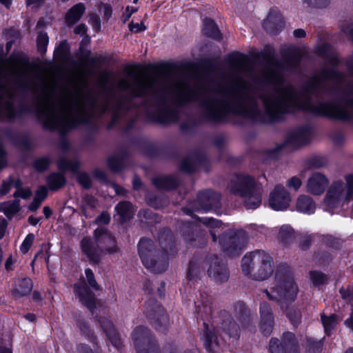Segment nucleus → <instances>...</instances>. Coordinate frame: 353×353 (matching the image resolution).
Returning <instances> with one entry per match:
<instances>
[{"mask_svg": "<svg viewBox=\"0 0 353 353\" xmlns=\"http://www.w3.org/2000/svg\"><path fill=\"white\" fill-rule=\"evenodd\" d=\"M125 72L133 78L132 82L123 78L118 87L128 93L113 99L105 94L100 102L99 96L91 92L85 93L82 97L70 92L59 101L58 106L50 102L39 108V120L46 130H58L63 137L70 130L80 124H88L94 117L110 110L112 121L108 128L123 121L122 130L128 133L139 113H145L156 123L169 125L179 120L181 108L195 103L199 118H189L180 125L183 132L192 133L197 125L204 122H222L229 114L254 118L259 113L253 89L241 77H238L234 84L213 82L210 85L194 87L180 81L172 92L165 85L159 84L156 77H139L129 65Z\"/></svg>", "mask_w": 353, "mask_h": 353, "instance_id": "f257e3e1", "label": "nucleus"}, {"mask_svg": "<svg viewBox=\"0 0 353 353\" xmlns=\"http://www.w3.org/2000/svg\"><path fill=\"white\" fill-rule=\"evenodd\" d=\"M284 61L276 59L274 53L265 52L264 59L267 65L260 74L253 77V81L264 88L259 92L251 83L254 91V102L259 113L254 118L248 119L261 120L262 112L258 104L260 99L265 113L270 121H279L283 115L294 109L301 108L313 114L349 121L353 119V79L345 86L343 73L333 68H322L319 74L305 81L301 88V97L291 84L284 85L283 72H298L302 59L301 53L296 49H290L283 54ZM350 75L353 77V56L346 62Z\"/></svg>", "mask_w": 353, "mask_h": 353, "instance_id": "f03ea898", "label": "nucleus"}, {"mask_svg": "<svg viewBox=\"0 0 353 353\" xmlns=\"http://www.w3.org/2000/svg\"><path fill=\"white\" fill-rule=\"evenodd\" d=\"M275 290L281 299V307L292 324L296 327L301 322V314L299 309L288 307L286 301H293L297 293V287L292 276L290 268L285 263L279 265L275 273Z\"/></svg>", "mask_w": 353, "mask_h": 353, "instance_id": "7ed1b4c3", "label": "nucleus"}, {"mask_svg": "<svg viewBox=\"0 0 353 353\" xmlns=\"http://www.w3.org/2000/svg\"><path fill=\"white\" fill-rule=\"evenodd\" d=\"M221 197L219 192L212 190H205L198 193L196 200L190 201L187 206L181 208V210L185 214L207 226L219 227L222 224L221 221L213 218H199L194 214V212L214 211L216 214H219L221 208Z\"/></svg>", "mask_w": 353, "mask_h": 353, "instance_id": "20e7f679", "label": "nucleus"}, {"mask_svg": "<svg viewBox=\"0 0 353 353\" xmlns=\"http://www.w3.org/2000/svg\"><path fill=\"white\" fill-rule=\"evenodd\" d=\"M228 188L230 193L242 198L247 209H256L261 203L262 188L249 175L236 174Z\"/></svg>", "mask_w": 353, "mask_h": 353, "instance_id": "39448f33", "label": "nucleus"}, {"mask_svg": "<svg viewBox=\"0 0 353 353\" xmlns=\"http://www.w3.org/2000/svg\"><path fill=\"white\" fill-rule=\"evenodd\" d=\"M243 272L257 281H264L273 273V259L265 251L256 250L246 254L241 260Z\"/></svg>", "mask_w": 353, "mask_h": 353, "instance_id": "423d86ee", "label": "nucleus"}, {"mask_svg": "<svg viewBox=\"0 0 353 353\" xmlns=\"http://www.w3.org/2000/svg\"><path fill=\"white\" fill-rule=\"evenodd\" d=\"M139 255L143 265L154 273H162L168 267V257L166 254L157 249L153 241L142 237L137 245Z\"/></svg>", "mask_w": 353, "mask_h": 353, "instance_id": "0eeeda50", "label": "nucleus"}, {"mask_svg": "<svg viewBox=\"0 0 353 353\" xmlns=\"http://www.w3.org/2000/svg\"><path fill=\"white\" fill-rule=\"evenodd\" d=\"M346 183L341 181L333 182L330 186L323 199L325 210L332 213L344 199L350 201L353 199V175L345 177Z\"/></svg>", "mask_w": 353, "mask_h": 353, "instance_id": "6e6552de", "label": "nucleus"}, {"mask_svg": "<svg viewBox=\"0 0 353 353\" xmlns=\"http://www.w3.org/2000/svg\"><path fill=\"white\" fill-rule=\"evenodd\" d=\"M14 98L13 91L6 85L0 83V121H12L21 117L25 112H30V107L26 105H21L19 110H16Z\"/></svg>", "mask_w": 353, "mask_h": 353, "instance_id": "1a4fd4ad", "label": "nucleus"}, {"mask_svg": "<svg viewBox=\"0 0 353 353\" xmlns=\"http://www.w3.org/2000/svg\"><path fill=\"white\" fill-rule=\"evenodd\" d=\"M247 236L244 230H228L219 236L223 252L229 256H239L245 246Z\"/></svg>", "mask_w": 353, "mask_h": 353, "instance_id": "9d476101", "label": "nucleus"}, {"mask_svg": "<svg viewBox=\"0 0 353 353\" xmlns=\"http://www.w3.org/2000/svg\"><path fill=\"white\" fill-rule=\"evenodd\" d=\"M206 272L209 278L218 284L228 282L230 271L226 261L215 254H208L205 256Z\"/></svg>", "mask_w": 353, "mask_h": 353, "instance_id": "9b49d317", "label": "nucleus"}, {"mask_svg": "<svg viewBox=\"0 0 353 353\" xmlns=\"http://www.w3.org/2000/svg\"><path fill=\"white\" fill-rule=\"evenodd\" d=\"M269 348L271 353H299L298 341L295 334L290 332H284L281 341L272 338Z\"/></svg>", "mask_w": 353, "mask_h": 353, "instance_id": "f8f14e48", "label": "nucleus"}, {"mask_svg": "<svg viewBox=\"0 0 353 353\" xmlns=\"http://www.w3.org/2000/svg\"><path fill=\"white\" fill-rule=\"evenodd\" d=\"M201 340L208 353H220L224 345V340L220 335L219 330L213 326H209L206 323H203Z\"/></svg>", "mask_w": 353, "mask_h": 353, "instance_id": "ddd939ff", "label": "nucleus"}, {"mask_svg": "<svg viewBox=\"0 0 353 353\" xmlns=\"http://www.w3.org/2000/svg\"><path fill=\"white\" fill-rule=\"evenodd\" d=\"M93 237L99 243L103 252L107 254H112L119 251L115 238L109 230L104 227H99L94 231Z\"/></svg>", "mask_w": 353, "mask_h": 353, "instance_id": "4468645a", "label": "nucleus"}, {"mask_svg": "<svg viewBox=\"0 0 353 353\" xmlns=\"http://www.w3.org/2000/svg\"><path fill=\"white\" fill-rule=\"evenodd\" d=\"M82 252L92 264L98 265L105 255L96 240L88 236L83 237L80 242Z\"/></svg>", "mask_w": 353, "mask_h": 353, "instance_id": "2eb2a0df", "label": "nucleus"}, {"mask_svg": "<svg viewBox=\"0 0 353 353\" xmlns=\"http://www.w3.org/2000/svg\"><path fill=\"white\" fill-rule=\"evenodd\" d=\"M74 292L79 301L93 314L96 308L95 294L89 288L84 279L73 285Z\"/></svg>", "mask_w": 353, "mask_h": 353, "instance_id": "dca6fc26", "label": "nucleus"}, {"mask_svg": "<svg viewBox=\"0 0 353 353\" xmlns=\"http://www.w3.org/2000/svg\"><path fill=\"white\" fill-rule=\"evenodd\" d=\"M290 201V193L281 185H276L270 194L269 205L274 210H286Z\"/></svg>", "mask_w": 353, "mask_h": 353, "instance_id": "f3484780", "label": "nucleus"}, {"mask_svg": "<svg viewBox=\"0 0 353 353\" xmlns=\"http://www.w3.org/2000/svg\"><path fill=\"white\" fill-rule=\"evenodd\" d=\"M311 128L309 125L297 128L290 132L287 137L285 144L296 149L309 143L310 140Z\"/></svg>", "mask_w": 353, "mask_h": 353, "instance_id": "a211bd4d", "label": "nucleus"}, {"mask_svg": "<svg viewBox=\"0 0 353 353\" xmlns=\"http://www.w3.org/2000/svg\"><path fill=\"white\" fill-rule=\"evenodd\" d=\"M260 329L263 335L269 336L272 332L274 320L272 309L266 301L260 303Z\"/></svg>", "mask_w": 353, "mask_h": 353, "instance_id": "6ab92c4d", "label": "nucleus"}, {"mask_svg": "<svg viewBox=\"0 0 353 353\" xmlns=\"http://www.w3.org/2000/svg\"><path fill=\"white\" fill-rule=\"evenodd\" d=\"M232 314L243 328H248L252 323L253 316L251 310L242 301H238L233 304Z\"/></svg>", "mask_w": 353, "mask_h": 353, "instance_id": "aec40b11", "label": "nucleus"}, {"mask_svg": "<svg viewBox=\"0 0 353 353\" xmlns=\"http://www.w3.org/2000/svg\"><path fill=\"white\" fill-rule=\"evenodd\" d=\"M132 338L136 350L145 345L154 344L157 342L151 330L142 325L137 326L134 329Z\"/></svg>", "mask_w": 353, "mask_h": 353, "instance_id": "412c9836", "label": "nucleus"}, {"mask_svg": "<svg viewBox=\"0 0 353 353\" xmlns=\"http://www.w3.org/2000/svg\"><path fill=\"white\" fill-rule=\"evenodd\" d=\"M205 257L201 254H194L190 260L187 270V279L190 281L200 280L205 272L203 264Z\"/></svg>", "mask_w": 353, "mask_h": 353, "instance_id": "4be33fe9", "label": "nucleus"}, {"mask_svg": "<svg viewBox=\"0 0 353 353\" xmlns=\"http://www.w3.org/2000/svg\"><path fill=\"white\" fill-rule=\"evenodd\" d=\"M264 29L274 34L279 32L284 26V20L279 11L270 10L267 18L263 22Z\"/></svg>", "mask_w": 353, "mask_h": 353, "instance_id": "5701e85b", "label": "nucleus"}, {"mask_svg": "<svg viewBox=\"0 0 353 353\" xmlns=\"http://www.w3.org/2000/svg\"><path fill=\"white\" fill-rule=\"evenodd\" d=\"M158 241L161 248V250L166 254L167 257L176 252L175 239L170 229L166 228L161 229L158 234Z\"/></svg>", "mask_w": 353, "mask_h": 353, "instance_id": "b1692460", "label": "nucleus"}, {"mask_svg": "<svg viewBox=\"0 0 353 353\" xmlns=\"http://www.w3.org/2000/svg\"><path fill=\"white\" fill-rule=\"evenodd\" d=\"M328 185V180L319 172L314 173L307 181V192L314 195L321 194Z\"/></svg>", "mask_w": 353, "mask_h": 353, "instance_id": "393cba45", "label": "nucleus"}, {"mask_svg": "<svg viewBox=\"0 0 353 353\" xmlns=\"http://www.w3.org/2000/svg\"><path fill=\"white\" fill-rule=\"evenodd\" d=\"M221 328L230 337L236 339L240 336L239 325L233 320L229 313L223 310L221 312Z\"/></svg>", "mask_w": 353, "mask_h": 353, "instance_id": "a878e982", "label": "nucleus"}, {"mask_svg": "<svg viewBox=\"0 0 353 353\" xmlns=\"http://www.w3.org/2000/svg\"><path fill=\"white\" fill-rule=\"evenodd\" d=\"M207 161V157L203 153L195 154L192 157H188L184 159L180 165L181 171L185 173L194 172L196 167L199 165H202Z\"/></svg>", "mask_w": 353, "mask_h": 353, "instance_id": "bb28decb", "label": "nucleus"}, {"mask_svg": "<svg viewBox=\"0 0 353 353\" xmlns=\"http://www.w3.org/2000/svg\"><path fill=\"white\" fill-rule=\"evenodd\" d=\"M152 183L159 190L169 191L179 185V180L176 175L172 174L154 177Z\"/></svg>", "mask_w": 353, "mask_h": 353, "instance_id": "cd10ccee", "label": "nucleus"}, {"mask_svg": "<svg viewBox=\"0 0 353 353\" xmlns=\"http://www.w3.org/2000/svg\"><path fill=\"white\" fill-rule=\"evenodd\" d=\"M128 151L126 148H121L118 154L112 155L108 159V165L112 172H119L125 166V161L128 158Z\"/></svg>", "mask_w": 353, "mask_h": 353, "instance_id": "c85d7f7f", "label": "nucleus"}, {"mask_svg": "<svg viewBox=\"0 0 353 353\" xmlns=\"http://www.w3.org/2000/svg\"><path fill=\"white\" fill-rule=\"evenodd\" d=\"M182 233L185 241L194 247L201 246V241H203V239L199 235V232L194 224L189 223L188 225L183 226Z\"/></svg>", "mask_w": 353, "mask_h": 353, "instance_id": "c756f323", "label": "nucleus"}, {"mask_svg": "<svg viewBox=\"0 0 353 353\" xmlns=\"http://www.w3.org/2000/svg\"><path fill=\"white\" fill-rule=\"evenodd\" d=\"M141 226H152L160 223V216L150 209H141L137 214Z\"/></svg>", "mask_w": 353, "mask_h": 353, "instance_id": "7c9ffc66", "label": "nucleus"}, {"mask_svg": "<svg viewBox=\"0 0 353 353\" xmlns=\"http://www.w3.org/2000/svg\"><path fill=\"white\" fill-rule=\"evenodd\" d=\"M115 210L119 216V222L123 223L132 219L134 215L133 207L130 202L123 201L119 202L115 207Z\"/></svg>", "mask_w": 353, "mask_h": 353, "instance_id": "2f4dec72", "label": "nucleus"}, {"mask_svg": "<svg viewBox=\"0 0 353 353\" xmlns=\"http://www.w3.org/2000/svg\"><path fill=\"white\" fill-rule=\"evenodd\" d=\"M164 311L163 306L154 298L148 299L145 303L144 314L149 321L154 319L155 316L162 314Z\"/></svg>", "mask_w": 353, "mask_h": 353, "instance_id": "473e14b6", "label": "nucleus"}, {"mask_svg": "<svg viewBox=\"0 0 353 353\" xmlns=\"http://www.w3.org/2000/svg\"><path fill=\"white\" fill-rule=\"evenodd\" d=\"M203 33L208 37L212 38L217 41H221L222 39V34L214 22L210 18H205L203 20Z\"/></svg>", "mask_w": 353, "mask_h": 353, "instance_id": "72a5a7b5", "label": "nucleus"}, {"mask_svg": "<svg viewBox=\"0 0 353 353\" xmlns=\"http://www.w3.org/2000/svg\"><path fill=\"white\" fill-rule=\"evenodd\" d=\"M296 209L300 212L312 214L314 212L316 205L310 196L301 195L297 199Z\"/></svg>", "mask_w": 353, "mask_h": 353, "instance_id": "f704fd0d", "label": "nucleus"}, {"mask_svg": "<svg viewBox=\"0 0 353 353\" xmlns=\"http://www.w3.org/2000/svg\"><path fill=\"white\" fill-rule=\"evenodd\" d=\"M32 281L30 278H23L19 281V284L12 290V296L15 298L26 296L32 289Z\"/></svg>", "mask_w": 353, "mask_h": 353, "instance_id": "c9c22d12", "label": "nucleus"}, {"mask_svg": "<svg viewBox=\"0 0 353 353\" xmlns=\"http://www.w3.org/2000/svg\"><path fill=\"white\" fill-rule=\"evenodd\" d=\"M85 9V6L82 3H79L72 7L66 13V23L70 25H74L76 23L84 13Z\"/></svg>", "mask_w": 353, "mask_h": 353, "instance_id": "e433bc0d", "label": "nucleus"}, {"mask_svg": "<svg viewBox=\"0 0 353 353\" xmlns=\"http://www.w3.org/2000/svg\"><path fill=\"white\" fill-rule=\"evenodd\" d=\"M152 326L158 332L165 333L170 325V320L165 311L155 316L154 319L150 321Z\"/></svg>", "mask_w": 353, "mask_h": 353, "instance_id": "4c0bfd02", "label": "nucleus"}, {"mask_svg": "<svg viewBox=\"0 0 353 353\" xmlns=\"http://www.w3.org/2000/svg\"><path fill=\"white\" fill-rule=\"evenodd\" d=\"M77 325L83 334L93 345H97L98 339L94 331L90 327L88 323L81 317L77 319Z\"/></svg>", "mask_w": 353, "mask_h": 353, "instance_id": "58836bf2", "label": "nucleus"}, {"mask_svg": "<svg viewBox=\"0 0 353 353\" xmlns=\"http://www.w3.org/2000/svg\"><path fill=\"white\" fill-rule=\"evenodd\" d=\"M46 181L50 190L57 191L65 185L66 179L63 174L54 172L47 177Z\"/></svg>", "mask_w": 353, "mask_h": 353, "instance_id": "ea45409f", "label": "nucleus"}, {"mask_svg": "<svg viewBox=\"0 0 353 353\" xmlns=\"http://www.w3.org/2000/svg\"><path fill=\"white\" fill-rule=\"evenodd\" d=\"M0 210L3 212L8 219H12V216L21 210L20 201L14 199L11 203H2L0 204Z\"/></svg>", "mask_w": 353, "mask_h": 353, "instance_id": "a19ab883", "label": "nucleus"}, {"mask_svg": "<svg viewBox=\"0 0 353 353\" xmlns=\"http://www.w3.org/2000/svg\"><path fill=\"white\" fill-rule=\"evenodd\" d=\"M47 196L48 190L43 185L40 186L36 191L35 196L32 202L28 206V210L31 212H36Z\"/></svg>", "mask_w": 353, "mask_h": 353, "instance_id": "79ce46f5", "label": "nucleus"}, {"mask_svg": "<svg viewBox=\"0 0 353 353\" xmlns=\"http://www.w3.org/2000/svg\"><path fill=\"white\" fill-rule=\"evenodd\" d=\"M320 238L321 243L331 249L340 250L343 247V241L333 235L322 234Z\"/></svg>", "mask_w": 353, "mask_h": 353, "instance_id": "37998d69", "label": "nucleus"}, {"mask_svg": "<svg viewBox=\"0 0 353 353\" xmlns=\"http://www.w3.org/2000/svg\"><path fill=\"white\" fill-rule=\"evenodd\" d=\"M146 199L147 203L155 209L162 208L169 203L168 198L164 195L149 194L147 196Z\"/></svg>", "mask_w": 353, "mask_h": 353, "instance_id": "c03bdc74", "label": "nucleus"}, {"mask_svg": "<svg viewBox=\"0 0 353 353\" xmlns=\"http://www.w3.org/2000/svg\"><path fill=\"white\" fill-rule=\"evenodd\" d=\"M331 46L328 43H323L321 46H319L316 50V53L325 59L330 64L332 65H337L339 61L337 58L330 54Z\"/></svg>", "mask_w": 353, "mask_h": 353, "instance_id": "a18cd8bd", "label": "nucleus"}, {"mask_svg": "<svg viewBox=\"0 0 353 353\" xmlns=\"http://www.w3.org/2000/svg\"><path fill=\"white\" fill-rule=\"evenodd\" d=\"M329 163L325 156L315 155L307 160V167L310 169H320L326 167Z\"/></svg>", "mask_w": 353, "mask_h": 353, "instance_id": "49530a36", "label": "nucleus"}, {"mask_svg": "<svg viewBox=\"0 0 353 353\" xmlns=\"http://www.w3.org/2000/svg\"><path fill=\"white\" fill-rule=\"evenodd\" d=\"M57 166L62 172H65L68 170L72 172H76L79 169V164L77 161H72L65 157H61L57 161Z\"/></svg>", "mask_w": 353, "mask_h": 353, "instance_id": "de8ad7c7", "label": "nucleus"}, {"mask_svg": "<svg viewBox=\"0 0 353 353\" xmlns=\"http://www.w3.org/2000/svg\"><path fill=\"white\" fill-rule=\"evenodd\" d=\"M294 237V230L288 225H283L280 228L279 233V239L285 245L288 244Z\"/></svg>", "mask_w": 353, "mask_h": 353, "instance_id": "09e8293b", "label": "nucleus"}, {"mask_svg": "<svg viewBox=\"0 0 353 353\" xmlns=\"http://www.w3.org/2000/svg\"><path fill=\"white\" fill-rule=\"evenodd\" d=\"M200 299H197V301H195V305L199 309L198 312H201V307L202 306L205 310V312H211V299L209 295L205 292H200Z\"/></svg>", "mask_w": 353, "mask_h": 353, "instance_id": "8fccbe9b", "label": "nucleus"}, {"mask_svg": "<svg viewBox=\"0 0 353 353\" xmlns=\"http://www.w3.org/2000/svg\"><path fill=\"white\" fill-rule=\"evenodd\" d=\"M203 70L210 76L214 74L215 71H221L219 65L212 63L210 59H205L202 63ZM221 78L223 79L225 75L223 72H219Z\"/></svg>", "mask_w": 353, "mask_h": 353, "instance_id": "3c124183", "label": "nucleus"}, {"mask_svg": "<svg viewBox=\"0 0 353 353\" xmlns=\"http://www.w3.org/2000/svg\"><path fill=\"white\" fill-rule=\"evenodd\" d=\"M296 239L299 247L303 250H307L310 248L312 241L313 237L310 234H299L295 237Z\"/></svg>", "mask_w": 353, "mask_h": 353, "instance_id": "603ef678", "label": "nucleus"}, {"mask_svg": "<svg viewBox=\"0 0 353 353\" xmlns=\"http://www.w3.org/2000/svg\"><path fill=\"white\" fill-rule=\"evenodd\" d=\"M95 318L106 335L116 330L112 322L108 319L101 316L98 317L97 316Z\"/></svg>", "mask_w": 353, "mask_h": 353, "instance_id": "864d4df0", "label": "nucleus"}, {"mask_svg": "<svg viewBox=\"0 0 353 353\" xmlns=\"http://www.w3.org/2000/svg\"><path fill=\"white\" fill-rule=\"evenodd\" d=\"M310 275L313 284L316 286L324 284L327 280V275L320 271H311Z\"/></svg>", "mask_w": 353, "mask_h": 353, "instance_id": "5fc2aeb1", "label": "nucleus"}, {"mask_svg": "<svg viewBox=\"0 0 353 353\" xmlns=\"http://www.w3.org/2000/svg\"><path fill=\"white\" fill-rule=\"evenodd\" d=\"M337 316L332 314L330 316L325 314L321 315V321L323 325L325 332L329 334L330 331L334 327L336 323Z\"/></svg>", "mask_w": 353, "mask_h": 353, "instance_id": "6e6d98bb", "label": "nucleus"}, {"mask_svg": "<svg viewBox=\"0 0 353 353\" xmlns=\"http://www.w3.org/2000/svg\"><path fill=\"white\" fill-rule=\"evenodd\" d=\"M37 48L41 53H45L48 43V36L46 32H39L37 38Z\"/></svg>", "mask_w": 353, "mask_h": 353, "instance_id": "4d7b16f0", "label": "nucleus"}, {"mask_svg": "<svg viewBox=\"0 0 353 353\" xmlns=\"http://www.w3.org/2000/svg\"><path fill=\"white\" fill-rule=\"evenodd\" d=\"M77 181L86 190H88L92 187L91 178L86 172H79L77 175Z\"/></svg>", "mask_w": 353, "mask_h": 353, "instance_id": "13d9d810", "label": "nucleus"}, {"mask_svg": "<svg viewBox=\"0 0 353 353\" xmlns=\"http://www.w3.org/2000/svg\"><path fill=\"white\" fill-rule=\"evenodd\" d=\"M50 164V159L47 157H42L36 159L33 163V166L38 172H42L46 170Z\"/></svg>", "mask_w": 353, "mask_h": 353, "instance_id": "bf43d9fd", "label": "nucleus"}, {"mask_svg": "<svg viewBox=\"0 0 353 353\" xmlns=\"http://www.w3.org/2000/svg\"><path fill=\"white\" fill-rule=\"evenodd\" d=\"M77 350L79 353H101L99 342L97 345H94V350L87 344L80 343L77 345Z\"/></svg>", "mask_w": 353, "mask_h": 353, "instance_id": "052dcab7", "label": "nucleus"}, {"mask_svg": "<svg viewBox=\"0 0 353 353\" xmlns=\"http://www.w3.org/2000/svg\"><path fill=\"white\" fill-rule=\"evenodd\" d=\"M13 183L14 178L12 176H9L7 179L3 180L0 187V195L4 196L7 194L12 186Z\"/></svg>", "mask_w": 353, "mask_h": 353, "instance_id": "680f3d73", "label": "nucleus"}, {"mask_svg": "<svg viewBox=\"0 0 353 353\" xmlns=\"http://www.w3.org/2000/svg\"><path fill=\"white\" fill-rule=\"evenodd\" d=\"M34 238V234L32 233H30L26 236L20 248L22 253L26 254L29 251L33 243Z\"/></svg>", "mask_w": 353, "mask_h": 353, "instance_id": "e2e57ef3", "label": "nucleus"}, {"mask_svg": "<svg viewBox=\"0 0 353 353\" xmlns=\"http://www.w3.org/2000/svg\"><path fill=\"white\" fill-rule=\"evenodd\" d=\"M85 274L87 278L88 285L95 290H99L100 286L95 280L94 273L92 270L88 268L85 271Z\"/></svg>", "mask_w": 353, "mask_h": 353, "instance_id": "0e129e2a", "label": "nucleus"}, {"mask_svg": "<svg viewBox=\"0 0 353 353\" xmlns=\"http://www.w3.org/2000/svg\"><path fill=\"white\" fill-rule=\"evenodd\" d=\"M307 345L314 353H320L322 350L323 343L321 341H316L311 338H308L307 339Z\"/></svg>", "mask_w": 353, "mask_h": 353, "instance_id": "69168bd1", "label": "nucleus"}, {"mask_svg": "<svg viewBox=\"0 0 353 353\" xmlns=\"http://www.w3.org/2000/svg\"><path fill=\"white\" fill-rule=\"evenodd\" d=\"M57 52L61 59H65L69 54L70 49L66 41H62L57 48Z\"/></svg>", "mask_w": 353, "mask_h": 353, "instance_id": "338daca9", "label": "nucleus"}, {"mask_svg": "<svg viewBox=\"0 0 353 353\" xmlns=\"http://www.w3.org/2000/svg\"><path fill=\"white\" fill-rule=\"evenodd\" d=\"M137 353H160V350L157 342H155L154 344L145 345L137 349Z\"/></svg>", "mask_w": 353, "mask_h": 353, "instance_id": "774afa93", "label": "nucleus"}]
</instances>
